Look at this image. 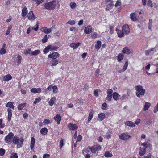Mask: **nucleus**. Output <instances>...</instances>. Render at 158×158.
<instances>
[{
  "mask_svg": "<svg viewBox=\"0 0 158 158\" xmlns=\"http://www.w3.org/2000/svg\"><path fill=\"white\" fill-rule=\"evenodd\" d=\"M43 6L47 9L53 10L55 9L56 6H57L59 7L60 4L58 1L53 0L48 3H44L43 4Z\"/></svg>",
  "mask_w": 158,
  "mask_h": 158,
  "instance_id": "1",
  "label": "nucleus"
},
{
  "mask_svg": "<svg viewBox=\"0 0 158 158\" xmlns=\"http://www.w3.org/2000/svg\"><path fill=\"white\" fill-rule=\"evenodd\" d=\"M135 89L136 91V96L139 98H140L141 96H144L146 93L145 89L142 85H137L135 87Z\"/></svg>",
  "mask_w": 158,
  "mask_h": 158,
  "instance_id": "2",
  "label": "nucleus"
},
{
  "mask_svg": "<svg viewBox=\"0 0 158 158\" xmlns=\"http://www.w3.org/2000/svg\"><path fill=\"white\" fill-rule=\"evenodd\" d=\"M148 147V145L146 143L144 142L141 144L139 152V154L140 156H143L146 153V149Z\"/></svg>",
  "mask_w": 158,
  "mask_h": 158,
  "instance_id": "3",
  "label": "nucleus"
},
{
  "mask_svg": "<svg viewBox=\"0 0 158 158\" xmlns=\"http://www.w3.org/2000/svg\"><path fill=\"white\" fill-rule=\"evenodd\" d=\"M89 148L94 155H97L98 154V150H100L101 147L100 145H94L92 147H89Z\"/></svg>",
  "mask_w": 158,
  "mask_h": 158,
  "instance_id": "4",
  "label": "nucleus"
},
{
  "mask_svg": "<svg viewBox=\"0 0 158 158\" xmlns=\"http://www.w3.org/2000/svg\"><path fill=\"white\" fill-rule=\"evenodd\" d=\"M120 139L124 141H127L131 138V136L129 135L127 133H122L119 135Z\"/></svg>",
  "mask_w": 158,
  "mask_h": 158,
  "instance_id": "5",
  "label": "nucleus"
},
{
  "mask_svg": "<svg viewBox=\"0 0 158 158\" xmlns=\"http://www.w3.org/2000/svg\"><path fill=\"white\" fill-rule=\"evenodd\" d=\"M14 135L13 133H10L5 138V140L6 143L8 144H11L12 143Z\"/></svg>",
  "mask_w": 158,
  "mask_h": 158,
  "instance_id": "6",
  "label": "nucleus"
},
{
  "mask_svg": "<svg viewBox=\"0 0 158 158\" xmlns=\"http://www.w3.org/2000/svg\"><path fill=\"white\" fill-rule=\"evenodd\" d=\"M122 30L126 35L128 34L129 33L130 30L128 24L123 25L122 27Z\"/></svg>",
  "mask_w": 158,
  "mask_h": 158,
  "instance_id": "7",
  "label": "nucleus"
},
{
  "mask_svg": "<svg viewBox=\"0 0 158 158\" xmlns=\"http://www.w3.org/2000/svg\"><path fill=\"white\" fill-rule=\"evenodd\" d=\"M24 141V139L23 137H21L19 138V140L17 141L16 148H21L22 146Z\"/></svg>",
  "mask_w": 158,
  "mask_h": 158,
  "instance_id": "8",
  "label": "nucleus"
},
{
  "mask_svg": "<svg viewBox=\"0 0 158 158\" xmlns=\"http://www.w3.org/2000/svg\"><path fill=\"white\" fill-rule=\"evenodd\" d=\"M130 18L133 21H136L138 20V18L136 15V13L135 12H132L130 14Z\"/></svg>",
  "mask_w": 158,
  "mask_h": 158,
  "instance_id": "9",
  "label": "nucleus"
},
{
  "mask_svg": "<svg viewBox=\"0 0 158 158\" xmlns=\"http://www.w3.org/2000/svg\"><path fill=\"white\" fill-rule=\"evenodd\" d=\"M92 31V28L91 25H89L85 27L84 32L86 34L90 33Z\"/></svg>",
  "mask_w": 158,
  "mask_h": 158,
  "instance_id": "10",
  "label": "nucleus"
},
{
  "mask_svg": "<svg viewBox=\"0 0 158 158\" xmlns=\"http://www.w3.org/2000/svg\"><path fill=\"white\" fill-rule=\"evenodd\" d=\"M59 56V54L56 52L49 54L48 56V57L52 58V59H56Z\"/></svg>",
  "mask_w": 158,
  "mask_h": 158,
  "instance_id": "11",
  "label": "nucleus"
},
{
  "mask_svg": "<svg viewBox=\"0 0 158 158\" xmlns=\"http://www.w3.org/2000/svg\"><path fill=\"white\" fill-rule=\"evenodd\" d=\"M68 127L70 130H74L77 129L78 128V126L75 124L69 123L68 125Z\"/></svg>",
  "mask_w": 158,
  "mask_h": 158,
  "instance_id": "12",
  "label": "nucleus"
},
{
  "mask_svg": "<svg viewBox=\"0 0 158 158\" xmlns=\"http://www.w3.org/2000/svg\"><path fill=\"white\" fill-rule=\"evenodd\" d=\"M154 51L155 52H156V50L155 49V48H152L150 50H146L145 52V54L146 56H148L151 54H153V52Z\"/></svg>",
  "mask_w": 158,
  "mask_h": 158,
  "instance_id": "13",
  "label": "nucleus"
},
{
  "mask_svg": "<svg viewBox=\"0 0 158 158\" xmlns=\"http://www.w3.org/2000/svg\"><path fill=\"white\" fill-rule=\"evenodd\" d=\"M124 123L126 125L132 128L135 127L136 126L134 122L130 121H126Z\"/></svg>",
  "mask_w": 158,
  "mask_h": 158,
  "instance_id": "14",
  "label": "nucleus"
},
{
  "mask_svg": "<svg viewBox=\"0 0 158 158\" xmlns=\"http://www.w3.org/2000/svg\"><path fill=\"white\" fill-rule=\"evenodd\" d=\"M27 16L29 19L31 21L34 20L35 19V16L33 11H30L28 13Z\"/></svg>",
  "mask_w": 158,
  "mask_h": 158,
  "instance_id": "15",
  "label": "nucleus"
},
{
  "mask_svg": "<svg viewBox=\"0 0 158 158\" xmlns=\"http://www.w3.org/2000/svg\"><path fill=\"white\" fill-rule=\"evenodd\" d=\"M81 44V43L80 42L77 43H72L70 44V47L72 48L73 49H76Z\"/></svg>",
  "mask_w": 158,
  "mask_h": 158,
  "instance_id": "16",
  "label": "nucleus"
},
{
  "mask_svg": "<svg viewBox=\"0 0 158 158\" xmlns=\"http://www.w3.org/2000/svg\"><path fill=\"white\" fill-rule=\"evenodd\" d=\"M12 110L11 109L8 108L7 109L8 116L7 120L9 122H10L12 116Z\"/></svg>",
  "mask_w": 158,
  "mask_h": 158,
  "instance_id": "17",
  "label": "nucleus"
},
{
  "mask_svg": "<svg viewBox=\"0 0 158 158\" xmlns=\"http://www.w3.org/2000/svg\"><path fill=\"white\" fill-rule=\"evenodd\" d=\"M56 100V97H52L48 102L49 105L50 106H52L54 104H55Z\"/></svg>",
  "mask_w": 158,
  "mask_h": 158,
  "instance_id": "18",
  "label": "nucleus"
},
{
  "mask_svg": "<svg viewBox=\"0 0 158 158\" xmlns=\"http://www.w3.org/2000/svg\"><path fill=\"white\" fill-rule=\"evenodd\" d=\"M128 65V61H126L123 67V69H120L118 71V72L119 73H121L125 71L127 69V67Z\"/></svg>",
  "mask_w": 158,
  "mask_h": 158,
  "instance_id": "19",
  "label": "nucleus"
},
{
  "mask_svg": "<svg viewBox=\"0 0 158 158\" xmlns=\"http://www.w3.org/2000/svg\"><path fill=\"white\" fill-rule=\"evenodd\" d=\"M38 27H39V24H38V22H37L36 27L35 28H34L33 27H30L27 30V34H29L30 33V31L31 30H34L35 31H37V30H38Z\"/></svg>",
  "mask_w": 158,
  "mask_h": 158,
  "instance_id": "20",
  "label": "nucleus"
},
{
  "mask_svg": "<svg viewBox=\"0 0 158 158\" xmlns=\"http://www.w3.org/2000/svg\"><path fill=\"white\" fill-rule=\"evenodd\" d=\"M112 97L114 100L117 101L120 99V95L117 92H114L112 94Z\"/></svg>",
  "mask_w": 158,
  "mask_h": 158,
  "instance_id": "21",
  "label": "nucleus"
},
{
  "mask_svg": "<svg viewBox=\"0 0 158 158\" xmlns=\"http://www.w3.org/2000/svg\"><path fill=\"white\" fill-rule=\"evenodd\" d=\"M12 78V77L10 74H8L3 77L2 80L4 81H8L11 80Z\"/></svg>",
  "mask_w": 158,
  "mask_h": 158,
  "instance_id": "22",
  "label": "nucleus"
},
{
  "mask_svg": "<svg viewBox=\"0 0 158 158\" xmlns=\"http://www.w3.org/2000/svg\"><path fill=\"white\" fill-rule=\"evenodd\" d=\"M151 104L150 102H146L145 103L144 107L143 108V110L144 111L147 110L148 108L150 107Z\"/></svg>",
  "mask_w": 158,
  "mask_h": 158,
  "instance_id": "23",
  "label": "nucleus"
},
{
  "mask_svg": "<svg viewBox=\"0 0 158 158\" xmlns=\"http://www.w3.org/2000/svg\"><path fill=\"white\" fill-rule=\"evenodd\" d=\"M61 117L59 114H57L53 118L57 122L58 124H59L61 120Z\"/></svg>",
  "mask_w": 158,
  "mask_h": 158,
  "instance_id": "24",
  "label": "nucleus"
},
{
  "mask_svg": "<svg viewBox=\"0 0 158 158\" xmlns=\"http://www.w3.org/2000/svg\"><path fill=\"white\" fill-rule=\"evenodd\" d=\"M28 13V10L27 8L26 7H24L22 9V15L23 17H26L27 14Z\"/></svg>",
  "mask_w": 158,
  "mask_h": 158,
  "instance_id": "25",
  "label": "nucleus"
},
{
  "mask_svg": "<svg viewBox=\"0 0 158 158\" xmlns=\"http://www.w3.org/2000/svg\"><path fill=\"white\" fill-rule=\"evenodd\" d=\"M105 117V114L104 113H100L98 115V120L100 121L103 120Z\"/></svg>",
  "mask_w": 158,
  "mask_h": 158,
  "instance_id": "26",
  "label": "nucleus"
},
{
  "mask_svg": "<svg viewBox=\"0 0 158 158\" xmlns=\"http://www.w3.org/2000/svg\"><path fill=\"white\" fill-rule=\"evenodd\" d=\"M93 110H91L89 114L87 121L86 122L87 124L89 123V122L91 120L93 116Z\"/></svg>",
  "mask_w": 158,
  "mask_h": 158,
  "instance_id": "27",
  "label": "nucleus"
},
{
  "mask_svg": "<svg viewBox=\"0 0 158 158\" xmlns=\"http://www.w3.org/2000/svg\"><path fill=\"white\" fill-rule=\"evenodd\" d=\"M6 45V44L5 43L3 44L2 48L0 49V54L2 55L6 53L5 49Z\"/></svg>",
  "mask_w": 158,
  "mask_h": 158,
  "instance_id": "28",
  "label": "nucleus"
},
{
  "mask_svg": "<svg viewBox=\"0 0 158 158\" xmlns=\"http://www.w3.org/2000/svg\"><path fill=\"white\" fill-rule=\"evenodd\" d=\"M50 65L51 66H55L57 65L58 62L56 59H52L50 61Z\"/></svg>",
  "mask_w": 158,
  "mask_h": 158,
  "instance_id": "29",
  "label": "nucleus"
},
{
  "mask_svg": "<svg viewBox=\"0 0 158 158\" xmlns=\"http://www.w3.org/2000/svg\"><path fill=\"white\" fill-rule=\"evenodd\" d=\"M116 31L117 32L118 35L119 37L121 38L124 36V33L123 31L121 30H119L118 29H116Z\"/></svg>",
  "mask_w": 158,
  "mask_h": 158,
  "instance_id": "30",
  "label": "nucleus"
},
{
  "mask_svg": "<svg viewBox=\"0 0 158 158\" xmlns=\"http://www.w3.org/2000/svg\"><path fill=\"white\" fill-rule=\"evenodd\" d=\"M122 52L123 53L129 55L131 53V51L128 49V48L126 47L123 48Z\"/></svg>",
  "mask_w": 158,
  "mask_h": 158,
  "instance_id": "31",
  "label": "nucleus"
},
{
  "mask_svg": "<svg viewBox=\"0 0 158 158\" xmlns=\"http://www.w3.org/2000/svg\"><path fill=\"white\" fill-rule=\"evenodd\" d=\"M35 143V139L33 137H31L30 143V148L31 150H32L33 148L34 147Z\"/></svg>",
  "mask_w": 158,
  "mask_h": 158,
  "instance_id": "32",
  "label": "nucleus"
},
{
  "mask_svg": "<svg viewBox=\"0 0 158 158\" xmlns=\"http://www.w3.org/2000/svg\"><path fill=\"white\" fill-rule=\"evenodd\" d=\"M124 58V55L123 53H121L117 56V60L118 62H121Z\"/></svg>",
  "mask_w": 158,
  "mask_h": 158,
  "instance_id": "33",
  "label": "nucleus"
},
{
  "mask_svg": "<svg viewBox=\"0 0 158 158\" xmlns=\"http://www.w3.org/2000/svg\"><path fill=\"white\" fill-rule=\"evenodd\" d=\"M6 107H8L9 108L11 109L12 108L14 109L15 106H14V103L13 102H9L6 105Z\"/></svg>",
  "mask_w": 158,
  "mask_h": 158,
  "instance_id": "34",
  "label": "nucleus"
},
{
  "mask_svg": "<svg viewBox=\"0 0 158 158\" xmlns=\"http://www.w3.org/2000/svg\"><path fill=\"white\" fill-rule=\"evenodd\" d=\"M49 48V50L51 51H56L58 49V47L53 45H48Z\"/></svg>",
  "mask_w": 158,
  "mask_h": 158,
  "instance_id": "35",
  "label": "nucleus"
},
{
  "mask_svg": "<svg viewBox=\"0 0 158 158\" xmlns=\"http://www.w3.org/2000/svg\"><path fill=\"white\" fill-rule=\"evenodd\" d=\"M31 91L34 93H40L41 92V89L40 88H33L31 90Z\"/></svg>",
  "mask_w": 158,
  "mask_h": 158,
  "instance_id": "36",
  "label": "nucleus"
},
{
  "mask_svg": "<svg viewBox=\"0 0 158 158\" xmlns=\"http://www.w3.org/2000/svg\"><path fill=\"white\" fill-rule=\"evenodd\" d=\"M101 45V42L100 41L98 40L95 45V48L98 50H99Z\"/></svg>",
  "mask_w": 158,
  "mask_h": 158,
  "instance_id": "37",
  "label": "nucleus"
},
{
  "mask_svg": "<svg viewBox=\"0 0 158 158\" xmlns=\"http://www.w3.org/2000/svg\"><path fill=\"white\" fill-rule=\"evenodd\" d=\"M48 131L47 129L44 127L42 128L40 131V132L41 134L43 135H45L47 133Z\"/></svg>",
  "mask_w": 158,
  "mask_h": 158,
  "instance_id": "38",
  "label": "nucleus"
},
{
  "mask_svg": "<svg viewBox=\"0 0 158 158\" xmlns=\"http://www.w3.org/2000/svg\"><path fill=\"white\" fill-rule=\"evenodd\" d=\"M112 134V131H108L106 133V134L105 136V137L106 138L108 139L110 138Z\"/></svg>",
  "mask_w": 158,
  "mask_h": 158,
  "instance_id": "39",
  "label": "nucleus"
},
{
  "mask_svg": "<svg viewBox=\"0 0 158 158\" xmlns=\"http://www.w3.org/2000/svg\"><path fill=\"white\" fill-rule=\"evenodd\" d=\"M113 5L114 4L112 3L108 4L106 6V11L110 10L112 9V7Z\"/></svg>",
  "mask_w": 158,
  "mask_h": 158,
  "instance_id": "40",
  "label": "nucleus"
},
{
  "mask_svg": "<svg viewBox=\"0 0 158 158\" xmlns=\"http://www.w3.org/2000/svg\"><path fill=\"white\" fill-rule=\"evenodd\" d=\"M19 138L16 136L14 137L12 139V142L13 143L15 144L16 145L17 144V141L19 140Z\"/></svg>",
  "mask_w": 158,
  "mask_h": 158,
  "instance_id": "41",
  "label": "nucleus"
},
{
  "mask_svg": "<svg viewBox=\"0 0 158 158\" xmlns=\"http://www.w3.org/2000/svg\"><path fill=\"white\" fill-rule=\"evenodd\" d=\"M40 53V50H37L31 52V54L32 56H36L39 54Z\"/></svg>",
  "mask_w": 158,
  "mask_h": 158,
  "instance_id": "42",
  "label": "nucleus"
},
{
  "mask_svg": "<svg viewBox=\"0 0 158 158\" xmlns=\"http://www.w3.org/2000/svg\"><path fill=\"white\" fill-rule=\"evenodd\" d=\"M153 23V20L150 19L149 20V22L148 23V27L149 29H151L152 28V24Z\"/></svg>",
  "mask_w": 158,
  "mask_h": 158,
  "instance_id": "43",
  "label": "nucleus"
},
{
  "mask_svg": "<svg viewBox=\"0 0 158 158\" xmlns=\"http://www.w3.org/2000/svg\"><path fill=\"white\" fill-rule=\"evenodd\" d=\"M26 105V103H24L23 104L22 103L19 104L18 106V109L19 110H22L23 108Z\"/></svg>",
  "mask_w": 158,
  "mask_h": 158,
  "instance_id": "44",
  "label": "nucleus"
},
{
  "mask_svg": "<svg viewBox=\"0 0 158 158\" xmlns=\"http://www.w3.org/2000/svg\"><path fill=\"white\" fill-rule=\"evenodd\" d=\"M52 89H53V93L56 94L58 91V89L56 85L52 86Z\"/></svg>",
  "mask_w": 158,
  "mask_h": 158,
  "instance_id": "45",
  "label": "nucleus"
},
{
  "mask_svg": "<svg viewBox=\"0 0 158 158\" xmlns=\"http://www.w3.org/2000/svg\"><path fill=\"white\" fill-rule=\"evenodd\" d=\"M104 156L107 157H111L112 156V154L110 153L108 151H106L105 152Z\"/></svg>",
  "mask_w": 158,
  "mask_h": 158,
  "instance_id": "46",
  "label": "nucleus"
},
{
  "mask_svg": "<svg viewBox=\"0 0 158 158\" xmlns=\"http://www.w3.org/2000/svg\"><path fill=\"white\" fill-rule=\"evenodd\" d=\"M17 63L18 64H20L22 59L21 56L19 55H18L17 56Z\"/></svg>",
  "mask_w": 158,
  "mask_h": 158,
  "instance_id": "47",
  "label": "nucleus"
},
{
  "mask_svg": "<svg viewBox=\"0 0 158 158\" xmlns=\"http://www.w3.org/2000/svg\"><path fill=\"white\" fill-rule=\"evenodd\" d=\"M10 158H18L17 154L16 153H11Z\"/></svg>",
  "mask_w": 158,
  "mask_h": 158,
  "instance_id": "48",
  "label": "nucleus"
},
{
  "mask_svg": "<svg viewBox=\"0 0 158 158\" xmlns=\"http://www.w3.org/2000/svg\"><path fill=\"white\" fill-rule=\"evenodd\" d=\"M158 111V102L155 106L153 109V112L154 113H156Z\"/></svg>",
  "mask_w": 158,
  "mask_h": 158,
  "instance_id": "49",
  "label": "nucleus"
},
{
  "mask_svg": "<svg viewBox=\"0 0 158 158\" xmlns=\"http://www.w3.org/2000/svg\"><path fill=\"white\" fill-rule=\"evenodd\" d=\"M70 6L71 8L73 9L76 7V4L75 2H72L70 3Z\"/></svg>",
  "mask_w": 158,
  "mask_h": 158,
  "instance_id": "50",
  "label": "nucleus"
},
{
  "mask_svg": "<svg viewBox=\"0 0 158 158\" xmlns=\"http://www.w3.org/2000/svg\"><path fill=\"white\" fill-rule=\"evenodd\" d=\"M41 99L40 97L36 98L35 100L34 103L35 104H36V103L40 102L41 101Z\"/></svg>",
  "mask_w": 158,
  "mask_h": 158,
  "instance_id": "51",
  "label": "nucleus"
},
{
  "mask_svg": "<svg viewBox=\"0 0 158 158\" xmlns=\"http://www.w3.org/2000/svg\"><path fill=\"white\" fill-rule=\"evenodd\" d=\"M5 124L4 123H3V120L1 119H0V128H2L5 127Z\"/></svg>",
  "mask_w": 158,
  "mask_h": 158,
  "instance_id": "52",
  "label": "nucleus"
},
{
  "mask_svg": "<svg viewBox=\"0 0 158 158\" xmlns=\"http://www.w3.org/2000/svg\"><path fill=\"white\" fill-rule=\"evenodd\" d=\"M153 3L152 1L151 0H149L147 3V5L148 6H150L151 7H153Z\"/></svg>",
  "mask_w": 158,
  "mask_h": 158,
  "instance_id": "53",
  "label": "nucleus"
},
{
  "mask_svg": "<svg viewBox=\"0 0 158 158\" xmlns=\"http://www.w3.org/2000/svg\"><path fill=\"white\" fill-rule=\"evenodd\" d=\"M64 141L63 139H62L60 140V146H59L60 148V149H61L63 146L64 145Z\"/></svg>",
  "mask_w": 158,
  "mask_h": 158,
  "instance_id": "54",
  "label": "nucleus"
},
{
  "mask_svg": "<svg viewBox=\"0 0 158 158\" xmlns=\"http://www.w3.org/2000/svg\"><path fill=\"white\" fill-rule=\"evenodd\" d=\"M75 22L74 20H69L67 23V24H69L72 25L75 24Z\"/></svg>",
  "mask_w": 158,
  "mask_h": 158,
  "instance_id": "55",
  "label": "nucleus"
},
{
  "mask_svg": "<svg viewBox=\"0 0 158 158\" xmlns=\"http://www.w3.org/2000/svg\"><path fill=\"white\" fill-rule=\"evenodd\" d=\"M31 48H29L28 49H27L24 52V53L25 54H31Z\"/></svg>",
  "mask_w": 158,
  "mask_h": 158,
  "instance_id": "56",
  "label": "nucleus"
},
{
  "mask_svg": "<svg viewBox=\"0 0 158 158\" xmlns=\"http://www.w3.org/2000/svg\"><path fill=\"white\" fill-rule=\"evenodd\" d=\"M44 124H48L50 123V120L48 119H45L44 120L43 122Z\"/></svg>",
  "mask_w": 158,
  "mask_h": 158,
  "instance_id": "57",
  "label": "nucleus"
},
{
  "mask_svg": "<svg viewBox=\"0 0 158 158\" xmlns=\"http://www.w3.org/2000/svg\"><path fill=\"white\" fill-rule=\"evenodd\" d=\"M49 50V48L48 47V46H47L46 48L44 49L43 50V52L44 54L47 53Z\"/></svg>",
  "mask_w": 158,
  "mask_h": 158,
  "instance_id": "58",
  "label": "nucleus"
},
{
  "mask_svg": "<svg viewBox=\"0 0 158 158\" xmlns=\"http://www.w3.org/2000/svg\"><path fill=\"white\" fill-rule=\"evenodd\" d=\"M47 40L48 38L47 35H45L42 40V42L44 43H46Z\"/></svg>",
  "mask_w": 158,
  "mask_h": 158,
  "instance_id": "59",
  "label": "nucleus"
},
{
  "mask_svg": "<svg viewBox=\"0 0 158 158\" xmlns=\"http://www.w3.org/2000/svg\"><path fill=\"white\" fill-rule=\"evenodd\" d=\"M5 153V150L4 149H0V155L1 156H2Z\"/></svg>",
  "mask_w": 158,
  "mask_h": 158,
  "instance_id": "60",
  "label": "nucleus"
},
{
  "mask_svg": "<svg viewBox=\"0 0 158 158\" xmlns=\"http://www.w3.org/2000/svg\"><path fill=\"white\" fill-rule=\"evenodd\" d=\"M47 27H42L40 29L41 31L46 33V32L47 31Z\"/></svg>",
  "mask_w": 158,
  "mask_h": 158,
  "instance_id": "61",
  "label": "nucleus"
},
{
  "mask_svg": "<svg viewBox=\"0 0 158 158\" xmlns=\"http://www.w3.org/2000/svg\"><path fill=\"white\" fill-rule=\"evenodd\" d=\"M107 105L106 103H104L102 105V109L103 110H105L107 107Z\"/></svg>",
  "mask_w": 158,
  "mask_h": 158,
  "instance_id": "62",
  "label": "nucleus"
},
{
  "mask_svg": "<svg viewBox=\"0 0 158 158\" xmlns=\"http://www.w3.org/2000/svg\"><path fill=\"white\" fill-rule=\"evenodd\" d=\"M70 30L72 31H77L78 30V29L75 27H71L70 28Z\"/></svg>",
  "mask_w": 158,
  "mask_h": 158,
  "instance_id": "63",
  "label": "nucleus"
},
{
  "mask_svg": "<svg viewBox=\"0 0 158 158\" xmlns=\"http://www.w3.org/2000/svg\"><path fill=\"white\" fill-rule=\"evenodd\" d=\"M121 4V2L119 1H117L116 2V3L115 4V6L116 7H118L120 6Z\"/></svg>",
  "mask_w": 158,
  "mask_h": 158,
  "instance_id": "64",
  "label": "nucleus"
}]
</instances>
